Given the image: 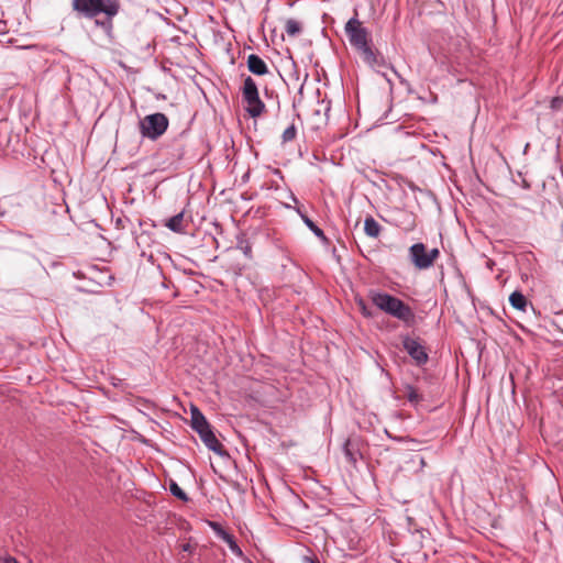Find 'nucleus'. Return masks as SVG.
<instances>
[{
	"instance_id": "26",
	"label": "nucleus",
	"mask_w": 563,
	"mask_h": 563,
	"mask_svg": "<svg viewBox=\"0 0 563 563\" xmlns=\"http://www.w3.org/2000/svg\"><path fill=\"white\" fill-rule=\"evenodd\" d=\"M0 563H19V562L14 558L9 556V558L1 560Z\"/></svg>"
},
{
	"instance_id": "9",
	"label": "nucleus",
	"mask_w": 563,
	"mask_h": 563,
	"mask_svg": "<svg viewBox=\"0 0 563 563\" xmlns=\"http://www.w3.org/2000/svg\"><path fill=\"white\" fill-rule=\"evenodd\" d=\"M210 525L217 532L218 537L221 538L229 545L230 550L233 553L238 555L242 554L240 547L238 545L234 537L231 533L227 532L223 528H221L219 523L211 522Z\"/></svg>"
},
{
	"instance_id": "10",
	"label": "nucleus",
	"mask_w": 563,
	"mask_h": 563,
	"mask_svg": "<svg viewBox=\"0 0 563 563\" xmlns=\"http://www.w3.org/2000/svg\"><path fill=\"white\" fill-rule=\"evenodd\" d=\"M243 100L247 103L246 111L252 118L260 117L265 111V104L260 99V95L243 97Z\"/></svg>"
},
{
	"instance_id": "2",
	"label": "nucleus",
	"mask_w": 563,
	"mask_h": 563,
	"mask_svg": "<svg viewBox=\"0 0 563 563\" xmlns=\"http://www.w3.org/2000/svg\"><path fill=\"white\" fill-rule=\"evenodd\" d=\"M345 33L350 44L361 54L363 60L372 67L386 66L382 54L369 45L371 35L366 27L356 18H351L345 24Z\"/></svg>"
},
{
	"instance_id": "13",
	"label": "nucleus",
	"mask_w": 563,
	"mask_h": 563,
	"mask_svg": "<svg viewBox=\"0 0 563 563\" xmlns=\"http://www.w3.org/2000/svg\"><path fill=\"white\" fill-rule=\"evenodd\" d=\"M509 302L515 309L519 311L525 312L527 310L528 300L520 291H514L509 296Z\"/></svg>"
},
{
	"instance_id": "22",
	"label": "nucleus",
	"mask_w": 563,
	"mask_h": 563,
	"mask_svg": "<svg viewBox=\"0 0 563 563\" xmlns=\"http://www.w3.org/2000/svg\"><path fill=\"white\" fill-rule=\"evenodd\" d=\"M562 107H563V97L558 96V97L552 98V100H551V102H550V108H551L552 110L558 111V110H560Z\"/></svg>"
},
{
	"instance_id": "15",
	"label": "nucleus",
	"mask_w": 563,
	"mask_h": 563,
	"mask_svg": "<svg viewBox=\"0 0 563 563\" xmlns=\"http://www.w3.org/2000/svg\"><path fill=\"white\" fill-rule=\"evenodd\" d=\"M300 217L305 224L314 233L316 236L321 239L323 242L328 241L327 236L324 235V232L318 225H316V223L309 217H307L306 214H300Z\"/></svg>"
},
{
	"instance_id": "3",
	"label": "nucleus",
	"mask_w": 563,
	"mask_h": 563,
	"mask_svg": "<svg viewBox=\"0 0 563 563\" xmlns=\"http://www.w3.org/2000/svg\"><path fill=\"white\" fill-rule=\"evenodd\" d=\"M190 413L191 428L199 434L205 445L218 455L227 454L202 412L197 407H191Z\"/></svg>"
},
{
	"instance_id": "8",
	"label": "nucleus",
	"mask_w": 563,
	"mask_h": 563,
	"mask_svg": "<svg viewBox=\"0 0 563 563\" xmlns=\"http://www.w3.org/2000/svg\"><path fill=\"white\" fill-rule=\"evenodd\" d=\"M246 64L249 70L256 76H264L268 74V67L266 63L256 54L249 55Z\"/></svg>"
},
{
	"instance_id": "5",
	"label": "nucleus",
	"mask_w": 563,
	"mask_h": 563,
	"mask_svg": "<svg viewBox=\"0 0 563 563\" xmlns=\"http://www.w3.org/2000/svg\"><path fill=\"white\" fill-rule=\"evenodd\" d=\"M168 118L161 112L146 115L140 121V132L143 137L157 140L168 128Z\"/></svg>"
},
{
	"instance_id": "12",
	"label": "nucleus",
	"mask_w": 563,
	"mask_h": 563,
	"mask_svg": "<svg viewBox=\"0 0 563 563\" xmlns=\"http://www.w3.org/2000/svg\"><path fill=\"white\" fill-rule=\"evenodd\" d=\"M379 223L371 216H368L364 221V231L369 238H377L380 233Z\"/></svg>"
},
{
	"instance_id": "27",
	"label": "nucleus",
	"mask_w": 563,
	"mask_h": 563,
	"mask_svg": "<svg viewBox=\"0 0 563 563\" xmlns=\"http://www.w3.org/2000/svg\"><path fill=\"white\" fill-rule=\"evenodd\" d=\"M305 562L306 563H320L318 559H312V558H308V556L305 558Z\"/></svg>"
},
{
	"instance_id": "28",
	"label": "nucleus",
	"mask_w": 563,
	"mask_h": 563,
	"mask_svg": "<svg viewBox=\"0 0 563 563\" xmlns=\"http://www.w3.org/2000/svg\"><path fill=\"white\" fill-rule=\"evenodd\" d=\"M420 463L422 466L426 464L423 459L420 460Z\"/></svg>"
},
{
	"instance_id": "4",
	"label": "nucleus",
	"mask_w": 563,
	"mask_h": 563,
	"mask_svg": "<svg viewBox=\"0 0 563 563\" xmlns=\"http://www.w3.org/2000/svg\"><path fill=\"white\" fill-rule=\"evenodd\" d=\"M373 303L384 312L401 320L409 321L413 318V312L411 308L406 305L402 300L386 294V292H373L372 294Z\"/></svg>"
},
{
	"instance_id": "14",
	"label": "nucleus",
	"mask_w": 563,
	"mask_h": 563,
	"mask_svg": "<svg viewBox=\"0 0 563 563\" xmlns=\"http://www.w3.org/2000/svg\"><path fill=\"white\" fill-rule=\"evenodd\" d=\"M258 89L255 80L247 76L244 79L243 88H242V97H251V96H257Z\"/></svg>"
},
{
	"instance_id": "18",
	"label": "nucleus",
	"mask_w": 563,
	"mask_h": 563,
	"mask_svg": "<svg viewBox=\"0 0 563 563\" xmlns=\"http://www.w3.org/2000/svg\"><path fill=\"white\" fill-rule=\"evenodd\" d=\"M407 398L411 404H418L422 397L412 386H407Z\"/></svg>"
},
{
	"instance_id": "7",
	"label": "nucleus",
	"mask_w": 563,
	"mask_h": 563,
	"mask_svg": "<svg viewBox=\"0 0 563 563\" xmlns=\"http://www.w3.org/2000/svg\"><path fill=\"white\" fill-rule=\"evenodd\" d=\"M409 257L418 269H428L430 267V258L423 243H416L409 247Z\"/></svg>"
},
{
	"instance_id": "24",
	"label": "nucleus",
	"mask_w": 563,
	"mask_h": 563,
	"mask_svg": "<svg viewBox=\"0 0 563 563\" xmlns=\"http://www.w3.org/2000/svg\"><path fill=\"white\" fill-rule=\"evenodd\" d=\"M440 252L438 249H432L428 251V258H430V267L433 265V262L438 258Z\"/></svg>"
},
{
	"instance_id": "17",
	"label": "nucleus",
	"mask_w": 563,
	"mask_h": 563,
	"mask_svg": "<svg viewBox=\"0 0 563 563\" xmlns=\"http://www.w3.org/2000/svg\"><path fill=\"white\" fill-rule=\"evenodd\" d=\"M169 490L173 494V496L179 498L180 500H188L187 494L177 485V483L172 482L169 485Z\"/></svg>"
},
{
	"instance_id": "11",
	"label": "nucleus",
	"mask_w": 563,
	"mask_h": 563,
	"mask_svg": "<svg viewBox=\"0 0 563 563\" xmlns=\"http://www.w3.org/2000/svg\"><path fill=\"white\" fill-rule=\"evenodd\" d=\"M184 212H179L174 217L169 218L165 225L173 232L183 233L185 231L184 227Z\"/></svg>"
},
{
	"instance_id": "1",
	"label": "nucleus",
	"mask_w": 563,
	"mask_h": 563,
	"mask_svg": "<svg viewBox=\"0 0 563 563\" xmlns=\"http://www.w3.org/2000/svg\"><path fill=\"white\" fill-rule=\"evenodd\" d=\"M73 9L88 19L97 18L100 13L106 16L102 20L96 19L95 23L100 26L108 36L112 34V19L119 13V0H73Z\"/></svg>"
},
{
	"instance_id": "23",
	"label": "nucleus",
	"mask_w": 563,
	"mask_h": 563,
	"mask_svg": "<svg viewBox=\"0 0 563 563\" xmlns=\"http://www.w3.org/2000/svg\"><path fill=\"white\" fill-rule=\"evenodd\" d=\"M344 454L346 456V459L352 462V463H355L356 462V456H355V453H353L350 449H349V442L345 443L344 445Z\"/></svg>"
},
{
	"instance_id": "29",
	"label": "nucleus",
	"mask_w": 563,
	"mask_h": 563,
	"mask_svg": "<svg viewBox=\"0 0 563 563\" xmlns=\"http://www.w3.org/2000/svg\"><path fill=\"white\" fill-rule=\"evenodd\" d=\"M0 216H3V212H0Z\"/></svg>"
},
{
	"instance_id": "6",
	"label": "nucleus",
	"mask_w": 563,
	"mask_h": 563,
	"mask_svg": "<svg viewBox=\"0 0 563 563\" xmlns=\"http://www.w3.org/2000/svg\"><path fill=\"white\" fill-rule=\"evenodd\" d=\"M402 345L410 357L417 363V365H423L428 362V353L418 339L405 336L402 339Z\"/></svg>"
},
{
	"instance_id": "21",
	"label": "nucleus",
	"mask_w": 563,
	"mask_h": 563,
	"mask_svg": "<svg viewBox=\"0 0 563 563\" xmlns=\"http://www.w3.org/2000/svg\"><path fill=\"white\" fill-rule=\"evenodd\" d=\"M357 306H358L361 312L365 317H372L373 316L372 309L367 307L366 302L363 299L357 300Z\"/></svg>"
},
{
	"instance_id": "16",
	"label": "nucleus",
	"mask_w": 563,
	"mask_h": 563,
	"mask_svg": "<svg viewBox=\"0 0 563 563\" xmlns=\"http://www.w3.org/2000/svg\"><path fill=\"white\" fill-rule=\"evenodd\" d=\"M285 31L289 36L295 37L301 33L302 26L297 20L288 19L285 24Z\"/></svg>"
},
{
	"instance_id": "19",
	"label": "nucleus",
	"mask_w": 563,
	"mask_h": 563,
	"mask_svg": "<svg viewBox=\"0 0 563 563\" xmlns=\"http://www.w3.org/2000/svg\"><path fill=\"white\" fill-rule=\"evenodd\" d=\"M297 129L294 124L289 125L283 133L282 139L284 143L290 142L296 137Z\"/></svg>"
},
{
	"instance_id": "20",
	"label": "nucleus",
	"mask_w": 563,
	"mask_h": 563,
	"mask_svg": "<svg viewBox=\"0 0 563 563\" xmlns=\"http://www.w3.org/2000/svg\"><path fill=\"white\" fill-rule=\"evenodd\" d=\"M238 249L241 250L246 257L251 258L252 246L246 240H240L238 243Z\"/></svg>"
},
{
	"instance_id": "25",
	"label": "nucleus",
	"mask_w": 563,
	"mask_h": 563,
	"mask_svg": "<svg viewBox=\"0 0 563 563\" xmlns=\"http://www.w3.org/2000/svg\"><path fill=\"white\" fill-rule=\"evenodd\" d=\"M181 550H183L184 552H191L192 547H191V544H190V543H184V544H181Z\"/></svg>"
}]
</instances>
